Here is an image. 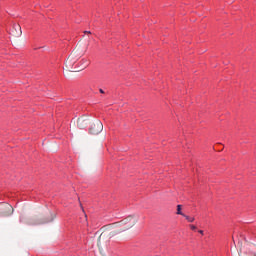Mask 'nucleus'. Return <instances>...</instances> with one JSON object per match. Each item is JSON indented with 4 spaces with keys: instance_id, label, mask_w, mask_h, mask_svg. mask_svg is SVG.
<instances>
[{
    "instance_id": "nucleus-1",
    "label": "nucleus",
    "mask_w": 256,
    "mask_h": 256,
    "mask_svg": "<svg viewBox=\"0 0 256 256\" xmlns=\"http://www.w3.org/2000/svg\"><path fill=\"white\" fill-rule=\"evenodd\" d=\"M136 223L137 219H135L133 216H128L120 222V225H125L124 229H131V227H133V225Z\"/></svg>"
},
{
    "instance_id": "nucleus-2",
    "label": "nucleus",
    "mask_w": 256,
    "mask_h": 256,
    "mask_svg": "<svg viewBox=\"0 0 256 256\" xmlns=\"http://www.w3.org/2000/svg\"><path fill=\"white\" fill-rule=\"evenodd\" d=\"M101 131H103V123L101 122H96L93 126H91L90 128V133L92 135H99V133H101Z\"/></svg>"
},
{
    "instance_id": "nucleus-3",
    "label": "nucleus",
    "mask_w": 256,
    "mask_h": 256,
    "mask_svg": "<svg viewBox=\"0 0 256 256\" xmlns=\"http://www.w3.org/2000/svg\"><path fill=\"white\" fill-rule=\"evenodd\" d=\"M22 33L23 32L21 31V25L19 24H14L10 28V35H12L13 37H21Z\"/></svg>"
},
{
    "instance_id": "nucleus-4",
    "label": "nucleus",
    "mask_w": 256,
    "mask_h": 256,
    "mask_svg": "<svg viewBox=\"0 0 256 256\" xmlns=\"http://www.w3.org/2000/svg\"><path fill=\"white\" fill-rule=\"evenodd\" d=\"M177 215H181L182 217H185V214L181 211V205H177Z\"/></svg>"
},
{
    "instance_id": "nucleus-5",
    "label": "nucleus",
    "mask_w": 256,
    "mask_h": 256,
    "mask_svg": "<svg viewBox=\"0 0 256 256\" xmlns=\"http://www.w3.org/2000/svg\"><path fill=\"white\" fill-rule=\"evenodd\" d=\"M183 217H185V219L188 221V223H193V221H195L194 217H191V216H188V215H185Z\"/></svg>"
},
{
    "instance_id": "nucleus-6",
    "label": "nucleus",
    "mask_w": 256,
    "mask_h": 256,
    "mask_svg": "<svg viewBox=\"0 0 256 256\" xmlns=\"http://www.w3.org/2000/svg\"><path fill=\"white\" fill-rule=\"evenodd\" d=\"M82 61H84V67H88V65H89V60H87V59H83Z\"/></svg>"
},
{
    "instance_id": "nucleus-7",
    "label": "nucleus",
    "mask_w": 256,
    "mask_h": 256,
    "mask_svg": "<svg viewBox=\"0 0 256 256\" xmlns=\"http://www.w3.org/2000/svg\"><path fill=\"white\" fill-rule=\"evenodd\" d=\"M190 229H191L192 231H197V226H195V225H190Z\"/></svg>"
},
{
    "instance_id": "nucleus-8",
    "label": "nucleus",
    "mask_w": 256,
    "mask_h": 256,
    "mask_svg": "<svg viewBox=\"0 0 256 256\" xmlns=\"http://www.w3.org/2000/svg\"><path fill=\"white\" fill-rule=\"evenodd\" d=\"M99 92H100V93H105V91H103V89H100Z\"/></svg>"
},
{
    "instance_id": "nucleus-9",
    "label": "nucleus",
    "mask_w": 256,
    "mask_h": 256,
    "mask_svg": "<svg viewBox=\"0 0 256 256\" xmlns=\"http://www.w3.org/2000/svg\"><path fill=\"white\" fill-rule=\"evenodd\" d=\"M199 233H200L201 235H203V230H199Z\"/></svg>"
}]
</instances>
